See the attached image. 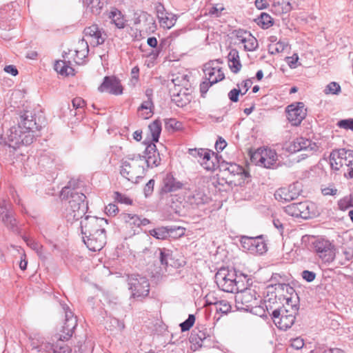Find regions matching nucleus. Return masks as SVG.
<instances>
[{
  "label": "nucleus",
  "mask_w": 353,
  "mask_h": 353,
  "mask_svg": "<svg viewBox=\"0 0 353 353\" xmlns=\"http://www.w3.org/2000/svg\"><path fill=\"white\" fill-rule=\"evenodd\" d=\"M170 257V251L165 248L159 249V260L161 264L166 267L168 264V259Z\"/></svg>",
  "instance_id": "nucleus-55"
},
{
  "label": "nucleus",
  "mask_w": 353,
  "mask_h": 353,
  "mask_svg": "<svg viewBox=\"0 0 353 353\" xmlns=\"http://www.w3.org/2000/svg\"><path fill=\"white\" fill-rule=\"evenodd\" d=\"M121 174L130 181H137L145 174L144 159L140 154L128 155L127 159L122 161Z\"/></svg>",
  "instance_id": "nucleus-3"
},
{
  "label": "nucleus",
  "mask_w": 353,
  "mask_h": 353,
  "mask_svg": "<svg viewBox=\"0 0 353 353\" xmlns=\"http://www.w3.org/2000/svg\"><path fill=\"white\" fill-rule=\"evenodd\" d=\"M114 199L117 202L126 205H131L132 203V200L131 199L119 192H114Z\"/></svg>",
  "instance_id": "nucleus-57"
},
{
  "label": "nucleus",
  "mask_w": 353,
  "mask_h": 353,
  "mask_svg": "<svg viewBox=\"0 0 353 353\" xmlns=\"http://www.w3.org/2000/svg\"><path fill=\"white\" fill-rule=\"evenodd\" d=\"M216 312L222 314H227L231 310V305L229 302L226 300H220V302L217 303L215 307Z\"/></svg>",
  "instance_id": "nucleus-49"
},
{
  "label": "nucleus",
  "mask_w": 353,
  "mask_h": 353,
  "mask_svg": "<svg viewBox=\"0 0 353 353\" xmlns=\"http://www.w3.org/2000/svg\"><path fill=\"white\" fill-rule=\"evenodd\" d=\"M244 249H247L253 254H263L268 250L262 236L250 237L245 235H244Z\"/></svg>",
  "instance_id": "nucleus-16"
},
{
  "label": "nucleus",
  "mask_w": 353,
  "mask_h": 353,
  "mask_svg": "<svg viewBox=\"0 0 353 353\" xmlns=\"http://www.w3.org/2000/svg\"><path fill=\"white\" fill-rule=\"evenodd\" d=\"M185 200L192 208H196L208 203L211 199L203 190L199 188L189 191L185 195Z\"/></svg>",
  "instance_id": "nucleus-19"
},
{
  "label": "nucleus",
  "mask_w": 353,
  "mask_h": 353,
  "mask_svg": "<svg viewBox=\"0 0 353 353\" xmlns=\"http://www.w3.org/2000/svg\"><path fill=\"white\" fill-rule=\"evenodd\" d=\"M85 36L90 37L93 46H99L103 44L106 39V34L102 32L97 25H92L87 27L83 31Z\"/></svg>",
  "instance_id": "nucleus-25"
},
{
  "label": "nucleus",
  "mask_w": 353,
  "mask_h": 353,
  "mask_svg": "<svg viewBox=\"0 0 353 353\" xmlns=\"http://www.w3.org/2000/svg\"><path fill=\"white\" fill-rule=\"evenodd\" d=\"M254 21L263 30L272 27L274 23L273 18L266 12H261V14L254 19Z\"/></svg>",
  "instance_id": "nucleus-37"
},
{
  "label": "nucleus",
  "mask_w": 353,
  "mask_h": 353,
  "mask_svg": "<svg viewBox=\"0 0 353 353\" xmlns=\"http://www.w3.org/2000/svg\"><path fill=\"white\" fill-rule=\"evenodd\" d=\"M177 230L181 231V232L179 234V236L183 234V229L180 227L176 228L174 226L159 227L150 230L149 233L151 236L157 239L165 240L169 238L174 232Z\"/></svg>",
  "instance_id": "nucleus-28"
},
{
  "label": "nucleus",
  "mask_w": 353,
  "mask_h": 353,
  "mask_svg": "<svg viewBox=\"0 0 353 353\" xmlns=\"http://www.w3.org/2000/svg\"><path fill=\"white\" fill-rule=\"evenodd\" d=\"M257 289L259 287L256 284L254 285L252 279H248L246 287H244V307L245 305L253 303L255 299H262Z\"/></svg>",
  "instance_id": "nucleus-24"
},
{
  "label": "nucleus",
  "mask_w": 353,
  "mask_h": 353,
  "mask_svg": "<svg viewBox=\"0 0 353 353\" xmlns=\"http://www.w3.org/2000/svg\"><path fill=\"white\" fill-rule=\"evenodd\" d=\"M191 88L170 89L172 101L180 108H183L190 103L192 97Z\"/></svg>",
  "instance_id": "nucleus-20"
},
{
  "label": "nucleus",
  "mask_w": 353,
  "mask_h": 353,
  "mask_svg": "<svg viewBox=\"0 0 353 353\" xmlns=\"http://www.w3.org/2000/svg\"><path fill=\"white\" fill-rule=\"evenodd\" d=\"M155 181L154 179H150L145 185L143 192L145 197L150 196L154 190Z\"/></svg>",
  "instance_id": "nucleus-61"
},
{
  "label": "nucleus",
  "mask_w": 353,
  "mask_h": 353,
  "mask_svg": "<svg viewBox=\"0 0 353 353\" xmlns=\"http://www.w3.org/2000/svg\"><path fill=\"white\" fill-rule=\"evenodd\" d=\"M149 129L151 132L152 142H158L161 132V123L159 120L154 121L149 125Z\"/></svg>",
  "instance_id": "nucleus-42"
},
{
  "label": "nucleus",
  "mask_w": 353,
  "mask_h": 353,
  "mask_svg": "<svg viewBox=\"0 0 353 353\" xmlns=\"http://www.w3.org/2000/svg\"><path fill=\"white\" fill-rule=\"evenodd\" d=\"M262 299H255L253 303L245 305L244 307V311L250 312V313L258 316H265V310L262 305Z\"/></svg>",
  "instance_id": "nucleus-36"
},
{
  "label": "nucleus",
  "mask_w": 353,
  "mask_h": 353,
  "mask_svg": "<svg viewBox=\"0 0 353 353\" xmlns=\"http://www.w3.org/2000/svg\"><path fill=\"white\" fill-rule=\"evenodd\" d=\"M195 322V316L194 314H189L188 318L181 323L179 326L182 332L188 331Z\"/></svg>",
  "instance_id": "nucleus-54"
},
{
  "label": "nucleus",
  "mask_w": 353,
  "mask_h": 353,
  "mask_svg": "<svg viewBox=\"0 0 353 353\" xmlns=\"http://www.w3.org/2000/svg\"><path fill=\"white\" fill-rule=\"evenodd\" d=\"M154 9L161 27L170 29L174 26L176 21V16L168 12L161 3H156Z\"/></svg>",
  "instance_id": "nucleus-14"
},
{
  "label": "nucleus",
  "mask_w": 353,
  "mask_h": 353,
  "mask_svg": "<svg viewBox=\"0 0 353 353\" xmlns=\"http://www.w3.org/2000/svg\"><path fill=\"white\" fill-rule=\"evenodd\" d=\"M290 307V310L278 308L272 312V319L279 330H287L294 323L299 307L296 305L291 304Z\"/></svg>",
  "instance_id": "nucleus-4"
},
{
  "label": "nucleus",
  "mask_w": 353,
  "mask_h": 353,
  "mask_svg": "<svg viewBox=\"0 0 353 353\" xmlns=\"http://www.w3.org/2000/svg\"><path fill=\"white\" fill-rule=\"evenodd\" d=\"M214 84V83H211L210 81L205 80L201 83L200 84V92L201 95L202 97H205V94L207 93L208 90H209L210 87Z\"/></svg>",
  "instance_id": "nucleus-63"
},
{
  "label": "nucleus",
  "mask_w": 353,
  "mask_h": 353,
  "mask_svg": "<svg viewBox=\"0 0 353 353\" xmlns=\"http://www.w3.org/2000/svg\"><path fill=\"white\" fill-rule=\"evenodd\" d=\"M75 57L73 61L77 64H81L88 54L89 52V47L88 42L84 39H81L79 41V49L75 50Z\"/></svg>",
  "instance_id": "nucleus-35"
},
{
  "label": "nucleus",
  "mask_w": 353,
  "mask_h": 353,
  "mask_svg": "<svg viewBox=\"0 0 353 353\" xmlns=\"http://www.w3.org/2000/svg\"><path fill=\"white\" fill-rule=\"evenodd\" d=\"M121 217L124 222L132 229L140 228V217L138 215L124 213L121 214Z\"/></svg>",
  "instance_id": "nucleus-41"
},
{
  "label": "nucleus",
  "mask_w": 353,
  "mask_h": 353,
  "mask_svg": "<svg viewBox=\"0 0 353 353\" xmlns=\"http://www.w3.org/2000/svg\"><path fill=\"white\" fill-rule=\"evenodd\" d=\"M71 50L68 52H64L63 54V60L57 61L54 63V70L62 75H74V70L72 68L71 61L69 54Z\"/></svg>",
  "instance_id": "nucleus-23"
},
{
  "label": "nucleus",
  "mask_w": 353,
  "mask_h": 353,
  "mask_svg": "<svg viewBox=\"0 0 353 353\" xmlns=\"http://www.w3.org/2000/svg\"><path fill=\"white\" fill-rule=\"evenodd\" d=\"M250 161L256 165H261V161H264V157H263V149L259 148L254 152H250Z\"/></svg>",
  "instance_id": "nucleus-51"
},
{
  "label": "nucleus",
  "mask_w": 353,
  "mask_h": 353,
  "mask_svg": "<svg viewBox=\"0 0 353 353\" xmlns=\"http://www.w3.org/2000/svg\"><path fill=\"white\" fill-rule=\"evenodd\" d=\"M24 240L27 245L34 250L40 257L43 255V245L41 243L28 238H24Z\"/></svg>",
  "instance_id": "nucleus-48"
},
{
  "label": "nucleus",
  "mask_w": 353,
  "mask_h": 353,
  "mask_svg": "<svg viewBox=\"0 0 353 353\" xmlns=\"http://www.w3.org/2000/svg\"><path fill=\"white\" fill-rule=\"evenodd\" d=\"M98 90L101 92H108L111 94L119 95L123 93V87L120 80L114 76H106Z\"/></svg>",
  "instance_id": "nucleus-15"
},
{
  "label": "nucleus",
  "mask_w": 353,
  "mask_h": 353,
  "mask_svg": "<svg viewBox=\"0 0 353 353\" xmlns=\"http://www.w3.org/2000/svg\"><path fill=\"white\" fill-rule=\"evenodd\" d=\"M312 248L324 263H330L334 261L336 248L329 240L323 238L316 239L312 242Z\"/></svg>",
  "instance_id": "nucleus-7"
},
{
  "label": "nucleus",
  "mask_w": 353,
  "mask_h": 353,
  "mask_svg": "<svg viewBox=\"0 0 353 353\" xmlns=\"http://www.w3.org/2000/svg\"><path fill=\"white\" fill-rule=\"evenodd\" d=\"M154 107L152 99L151 97H148L147 101H143L140 107L139 108V112H143L145 110L144 112H141V116L143 119H147L150 118L152 114V108Z\"/></svg>",
  "instance_id": "nucleus-40"
},
{
  "label": "nucleus",
  "mask_w": 353,
  "mask_h": 353,
  "mask_svg": "<svg viewBox=\"0 0 353 353\" xmlns=\"http://www.w3.org/2000/svg\"><path fill=\"white\" fill-rule=\"evenodd\" d=\"M298 207L301 214H305V216H301V218L307 219L313 215V213L310 212V206L308 202H299L298 203Z\"/></svg>",
  "instance_id": "nucleus-47"
},
{
  "label": "nucleus",
  "mask_w": 353,
  "mask_h": 353,
  "mask_svg": "<svg viewBox=\"0 0 353 353\" xmlns=\"http://www.w3.org/2000/svg\"><path fill=\"white\" fill-rule=\"evenodd\" d=\"M165 127L168 130L178 131L182 129L183 124L176 119L170 118L165 119Z\"/></svg>",
  "instance_id": "nucleus-45"
},
{
  "label": "nucleus",
  "mask_w": 353,
  "mask_h": 353,
  "mask_svg": "<svg viewBox=\"0 0 353 353\" xmlns=\"http://www.w3.org/2000/svg\"><path fill=\"white\" fill-rule=\"evenodd\" d=\"M65 340L60 339L59 338V341L55 345H51V349L53 351V353H70L71 348L64 343Z\"/></svg>",
  "instance_id": "nucleus-44"
},
{
  "label": "nucleus",
  "mask_w": 353,
  "mask_h": 353,
  "mask_svg": "<svg viewBox=\"0 0 353 353\" xmlns=\"http://www.w3.org/2000/svg\"><path fill=\"white\" fill-rule=\"evenodd\" d=\"M88 248L93 252L100 251L106 243L105 230L93 233L90 236L82 237Z\"/></svg>",
  "instance_id": "nucleus-18"
},
{
  "label": "nucleus",
  "mask_w": 353,
  "mask_h": 353,
  "mask_svg": "<svg viewBox=\"0 0 353 353\" xmlns=\"http://www.w3.org/2000/svg\"><path fill=\"white\" fill-rule=\"evenodd\" d=\"M183 183L173 176L172 174H167L162 181L160 194L163 195L181 189Z\"/></svg>",
  "instance_id": "nucleus-22"
},
{
  "label": "nucleus",
  "mask_w": 353,
  "mask_h": 353,
  "mask_svg": "<svg viewBox=\"0 0 353 353\" xmlns=\"http://www.w3.org/2000/svg\"><path fill=\"white\" fill-rule=\"evenodd\" d=\"M142 157L144 159V164L146 163L148 168L157 167L161 163L160 154L154 143H147L145 155Z\"/></svg>",
  "instance_id": "nucleus-21"
},
{
  "label": "nucleus",
  "mask_w": 353,
  "mask_h": 353,
  "mask_svg": "<svg viewBox=\"0 0 353 353\" xmlns=\"http://www.w3.org/2000/svg\"><path fill=\"white\" fill-rule=\"evenodd\" d=\"M290 342L292 347H293L295 350H300L304 345L303 339L300 337L292 339H291Z\"/></svg>",
  "instance_id": "nucleus-64"
},
{
  "label": "nucleus",
  "mask_w": 353,
  "mask_h": 353,
  "mask_svg": "<svg viewBox=\"0 0 353 353\" xmlns=\"http://www.w3.org/2000/svg\"><path fill=\"white\" fill-rule=\"evenodd\" d=\"M190 77L187 74L177 73L172 74L171 81L174 84V88H191L189 81Z\"/></svg>",
  "instance_id": "nucleus-33"
},
{
  "label": "nucleus",
  "mask_w": 353,
  "mask_h": 353,
  "mask_svg": "<svg viewBox=\"0 0 353 353\" xmlns=\"http://www.w3.org/2000/svg\"><path fill=\"white\" fill-rule=\"evenodd\" d=\"M210 150L204 149V148H194L189 150V154L195 158H198V161L200 163L203 159L204 155H205Z\"/></svg>",
  "instance_id": "nucleus-53"
},
{
  "label": "nucleus",
  "mask_w": 353,
  "mask_h": 353,
  "mask_svg": "<svg viewBox=\"0 0 353 353\" xmlns=\"http://www.w3.org/2000/svg\"><path fill=\"white\" fill-rule=\"evenodd\" d=\"M257 39L250 32L244 31V50L254 51L258 48Z\"/></svg>",
  "instance_id": "nucleus-39"
},
{
  "label": "nucleus",
  "mask_w": 353,
  "mask_h": 353,
  "mask_svg": "<svg viewBox=\"0 0 353 353\" xmlns=\"http://www.w3.org/2000/svg\"><path fill=\"white\" fill-rule=\"evenodd\" d=\"M299 183H294L288 187L279 188L274 193L275 199L281 202H290L299 197L301 190Z\"/></svg>",
  "instance_id": "nucleus-12"
},
{
  "label": "nucleus",
  "mask_w": 353,
  "mask_h": 353,
  "mask_svg": "<svg viewBox=\"0 0 353 353\" xmlns=\"http://www.w3.org/2000/svg\"><path fill=\"white\" fill-rule=\"evenodd\" d=\"M205 305H214L215 307L217 305V303L220 302L219 300L216 297L214 296L213 293H209L205 296Z\"/></svg>",
  "instance_id": "nucleus-62"
},
{
  "label": "nucleus",
  "mask_w": 353,
  "mask_h": 353,
  "mask_svg": "<svg viewBox=\"0 0 353 353\" xmlns=\"http://www.w3.org/2000/svg\"><path fill=\"white\" fill-rule=\"evenodd\" d=\"M75 186L76 182L70 181L68 185L64 187L61 192L63 199H68V205L65 208L64 216L67 221L71 223L82 219L88 210L85 195L76 192Z\"/></svg>",
  "instance_id": "nucleus-1"
},
{
  "label": "nucleus",
  "mask_w": 353,
  "mask_h": 353,
  "mask_svg": "<svg viewBox=\"0 0 353 353\" xmlns=\"http://www.w3.org/2000/svg\"><path fill=\"white\" fill-rule=\"evenodd\" d=\"M287 46V43L279 41L274 44H270L268 46V52L271 54H276L283 52Z\"/></svg>",
  "instance_id": "nucleus-46"
},
{
  "label": "nucleus",
  "mask_w": 353,
  "mask_h": 353,
  "mask_svg": "<svg viewBox=\"0 0 353 353\" xmlns=\"http://www.w3.org/2000/svg\"><path fill=\"white\" fill-rule=\"evenodd\" d=\"M207 340H209V342L210 341V336L208 334L206 329L200 330L197 327L192 331L189 338L190 342L194 346L195 349L205 345Z\"/></svg>",
  "instance_id": "nucleus-27"
},
{
  "label": "nucleus",
  "mask_w": 353,
  "mask_h": 353,
  "mask_svg": "<svg viewBox=\"0 0 353 353\" xmlns=\"http://www.w3.org/2000/svg\"><path fill=\"white\" fill-rule=\"evenodd\" d=\"M110 23L119 29H123L126 26V19L121 11L116 8H112L108 13Z\"/></svg>",
  "instance_id": "nucleus-30"
},
{
  "label": "nucleus",
  "mask_w": 353,
  "mask_h": 353,
  "mask_svg": "<svg viewBox=\"0 0 353 353\" xmlns=\"http://www.w3.org/2000/svg\"><path fill=\"white\" fill-rule=\"evenodd\" d=\"M0 220L2 223L10 230L16 231L17 230V220L14 217V211H10V213H7L0 217Z\"/></svg>",
  "instance_id": "nucleus-38"
},
{
  "label": "nucleus",
  "mask_w": 353,
  "mask_h": 353,
  "mask_svg": "<svg viewBox=\"0 0 353 353\" xmlns=\"http://www.w3.org/2000/svg\"><path fill=\"white\" fill-rule=\"evenodd\" d=\"M238 276L235 270H230L228 268H221L215 274V282L218 287L226 292L236 293L235 295V306L237 310H243L242 290L238 287Z\"/></svg>",
  "instance_id": "nucleus-2"
},
{
  "label": "nucleus",
  "mask_w": 353,
  "mask_h": 353,
  "mask_svg": "<svg viewBox=\"0 0 353 353\" xmlns=\"http://www.w3.org/2000/svg\"><path fill=\"white\" fill-rule=\"evenodd\" d=\"M35 134L27 132L22 125L18 123L17 125L11 127L8 132L6 142L10 147L14 148L21 145H30L33 142Z\"/></svg>",
  "instance_id": "nucleus-5"
},
{
  "label": "nucleus",
  "mask_w": 353,
  "mask_h": 353,
  "mask_svg": "<svg viewBox=\"0 0 353 353\" xmlns=\"http://www.w3.org/2000/svg\"><path fill=\"white\" fill-rule=\"evenodd\" d=\"M220 159H221V155L209 150V152L204 155L203 159L200 161V164L205 170L214 171L219 167Z\"/></svg>",
  "instance_id": "nucleus-26"
},
{
  "label": "nucleus",
  "mask_w": 353,
  "mask_h": 353,
  "mask_svg": "<svg viewBox=\"0 0 353 353\" xmlns=\"http://www.w3.org/2000/svg\"><path fill=\"white\" fill-rule=\"evenodd\" d=\"M353 150L344 148L333 150L330 155V164L332 170L338 171L347 166L353 160Z\"/></svg>",
  "instance_id": "nucleus-9"
},
{
  "label": "nucleus",
  "mask_w": 353,
  "mask_h": 353,
  "mask_svg": "<svg viewBox=\"0 0 353 353\" xmlns=\"http://www.w3.org/2000/svg\"><path fill=\"white\" fill-rule=\"evenodd\" d=\"M287 117L289 122L294 126H298L306 116V110L304 103L298 102L289 105L286 108Z\"/></svg>",
  "instance_id": "nucleus-11"
},
{
  "label": "nucleus",
  "mask_w": 353,
  "mask_h": 353,
  "mask_svg": "<svg viewBox=\"0 0 353 353\" xmlns=\"http://www.w3.org/2000/svg\"><path fill=\"white\" fill-rule=\"evenodd\" d=\"M108 223V220L103 218L86 215L80 223L83 237L90 236L93 233L103 231Z\"/></svg>",
  "instance_id": "nucleus-8"
},
{
  "label": "nucleus",
  "mask_w": 353,
  "mask_h": 353,
  "mask_svg": "<svg viewBox=\"0 0 353 353\" xmlns=\"http://www.w3.org/2000/svg\"><path fill=\"white\" fill-rule=\"evenodd\" d=\"M148 17L149 20H150V14H148L147 12H141L137 17L134 19V25H142L143 21L147 20Z\"/></svg>",
  "instance_id": "nucleus-60"
},
{
  "label": "nucleus",
  "mask_w": 353,
  "mask_h": 353,
  "mask_svg": "<svg viewBox=\"0 0 353 353\" xmlns=\"http://www.w3.org/2000/svg\"><path fill=\"white\" fill-rule=\"evenodd\" d=\"M12 210V205L9 200L0 199V217Z\"/></svg>",
  "instance_id": "nucleus-50"
},
{
  "label": "nucleus",
  "mask_w": 353,
  "mask_h": 353,
  "mask_svg": "<svg viewBox=\"0 0 353 353\" xmlns=\"http://www.w3.org/2000/svg\"><path fill=\"white\" fill-rule=\"evenodd\" d=\"M337 125L340 128L351 130L353 131V119H342L338 121Z\"/></svg>",
  "instance_id": "nucleus-58"
},
{
  "label": "nucleus",
  "mask_w": 353,
  "mask_h": 353,
  "mask_svg": "<svg viewBox=\"0 0 353 353\" xmlns=\"http://www.w3.org/2000/svg\"><path fill=\"white\" fill-rule=\"evenodd\" d=\"M147 20L143 21L141 25V31L146 33H152L157 30V24L154 18L150 14V20L148 17Z\"/></svg>",
  "instance_id": "nucleus-43"
},
{
  "label": "nucleus",
  "mask_w": 353,
  "mask_h": 353,
  "mask_svg": "<svg viewBox=\"0 0 353 353\" xmlns=\"http://www.w3.org/2000/svg\"><path fill=\"white\" fill-rule=\"evenodd\" d=\"M228 65L231 71L236 73L241 70V63L239 52L236 49H231L228 55Z\"/></svg>",
  "instance_id": "nucleus-34"
},
{
  "label": "nucleus",
  "mask_w": 353,
  "mask_h": 353,
  "mask_svg": "<svg viewBox=\"0 0 353 353\" xmlns=\"http://www.w3.org/2000/svg\"><path fill=\"white\" fill-rule=\"evenodd\" d=\"M285 212L292 216L301 217L305 216V214H301L300 213L299 208L298 207V203H293L287 205L285 207Z\"/></svg>",
  "instance_id": "nucleus-52"
},
{
  "label": "nucleus",
  "mask_w": 353,
  "mask_h": 353,
  "mask_svg": "<svg viewBox=\"0 0 353 353\" xmlns=\"http://www.w3.org/2000/svg\"><path fill=\"white\" fill-rule=\"evenodd\" d=\"M203 72L206 79L214 83H216L217 82L223 80L225 77L221 68L212 67L211 63L205 64Z\"/></svg>",
  "instance_id": "nucleus-29"
},
{
  "label": "nucleus",
  "mask_w": 353,
  "mask_h": 353,
  "mask_svg": "<svg viewBox=\"0 0 353 353\" xmlns=\"http://www.w3.org/2000/svg\"><path fill=\"white\" fill-rule=\"evenodd\" d=\"M128 283L133 298L142 299L149 294L150 283L145 276L139 274L129 275Z\"/></svg>",
  "instance_id": "nucleus-6"
},
{
  "label": "nucleus",
  "mask_w": 353,
  "mask_h": 353,
  "mask_svg": "<svg viewBox=\"0 0 353 353\" xmlns=\"http://www.w3.org/2000/svg\"><path fill=\"white\" fill-rule=\"evenodd\" d=\"M319 147L315 142L303 137H299L290 142L286 149L289 152L295 153L304 151L303 155L309 157L318 150Z\"/></svg>",
  "instance_id": "nucleus-10"
},
{
  "label": "nucleus",
  "mask_w": 353,
  "mask_h": 353,
  "mask_svg": "<svg viewBox=\"0 0 353 353\" xmlns=\"http://www.w3.org/2000/svg\"><path fill=\"white\" fill-rule=\"evenodd\" d=\"M325 92L326 94H338L341 92V86L336 82H331L326 86Z\"/></svg>",
  "instance_id": "nucleus-56"
},
{
  "label": "nucleus",
  "mask_w": 353,
  "mask_h": 353,
  "mask_svg": "<svg viewBox=\"0 0 353 353\" xmlns=\"http://www.w3.org/2000/svg\"><path fill=\"white\" fill-rule=\"evenodd\" d=\"M65 311V322L63 325L62 334H60V339L68 340L73 334V331L77 325V317L66 305L63 306Z\"/></svg>",
  "instance_id": "nucleus-17"
},
{
  "label": "nucleus",
  "mask_w": 353,
  "mask_h": 353,
  "mask_svg": "<svg viewBox=\"0 0 353 353\" xmlns=\"http://www.w3.org/2000/svg\"><path fill=\"white\" fill-rule=\"evenodd\" d=\"M292 9L290 0H274L271 12L276 15L288 13Z\"/></svg>",
  "instance_id": "nucleus-31"
},
{
  "label": "nucleus",
  "mask_w": 353,
  "mask_h": 353,
  "mask_svg": "<svg viewBox=\"0 0 353 353\" xmlns=\"http://www.w3.org/2000/svg\"><path fill=\"white\" fill-rule=\"evenodd\" d=\"M19 123L22 127L32 134H34L37 131H39L42 128V123L37 121L35 114L30 110H25L20 115V121Z\"/></svg>",
  "instance_id": "nucleus-13"
},
{
  "label": "nucleus",
  "mask_w": 353,
  "mask_h": 353,
  "mask_svg": "<svg viewBox=\"0 0 353 353\" xmlns=\"http://www.w3.org/2000/svg\"><path fill=\"white\" fill-rule=\"evenodd\" d=\"M263 157L265 159L264 161H261V166L265 168H274L278 159L275 150L270 148H264L263 149Z\"/></svg>",
  "instance_id": "nucleus-32"
},
{
  "label": "nucleus",
  "mask_w": 353,
  "mask_h": 353,
  "mask_svg": "<svg viewBox=\"0 0 353 353\" xmlns=\"http://www.w3.org/2000/svg\"><path fill=\"white\" fill-rule=\"evenodd\" d=\"M105 212L108 216H114L119 212V208L114 203H110L105 208Z\"/></svg>",
  "instance_id": "nucleus-59"
}]
</instances>
